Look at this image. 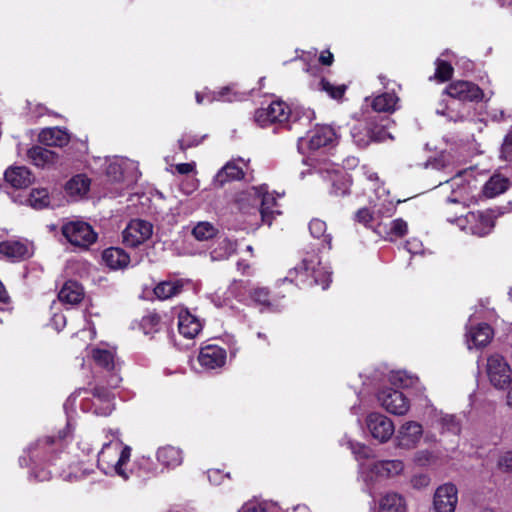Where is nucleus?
Segmentation results:
<instances>
[{
	"label": "nucleus",
	"mask_w": 512,
	"mask_h": 512,
	"mask_svg": "<svg viewBox=\"0 0 512 512\" xmlns=\"http://www.w3.org/2000/svg\"><path fill=\"white\" fill-rule=\"evenodd\" d=\"M436 69L433 78L444 82L449 80L453 75V67L451 64L447 61H444L442 59H437L435 61ZM432 79V77H430Z\"/></svg>",
	"instance_id": "obj_46"
},
{
	"label": "nucleus",
	"mask_w": 512,
	"mask_h": 512,
	"mask_svg": "<svg viewBox=\"0 0 512 512\" xmlns=\"http://www.w3.org/2000/svg\"><path fill=\"white\" fill-rule=\"evenodd\" d=\"M309 231L312 237L321 240V245L328 250L332 248V235L327 233V224L325 221L314 218L309 223Z\"/></svg>",
	"instance_id": "obj_32"
},
{
	"label": "nucleus",
	"mask_w": 512,
	"mask_h": 512,
	"mask_svg": "<svg viewBox=\"0 0 512 512\" xmlns=\"http://www.w3.org/2000/svg\"><path fill=\"white\" fill-rule=\"evenodd\" d=\"M28 158L35 166L43 167L54 161V153L41 146H34L29 149Z\"/></svg>",
	"instance_id": "obj_38"
},
{
	"label": "nucleus",
	"mask_w": 512,
	"mask_h": 512,
	"mask_svg": "<svg viewBox=\"0 0 512 512\" xmlns=\"http://www.w3.org/2000/svg\"><path fill=\"white\" fill-rule=\"evenodd\" d=\"M236 248V241L228 238L221 239L218 241L217 246L211 251V259L213 261L225 260L235 253Z\"/></svg>",
	"instance_id": "obj_37"
},
{
	"label": "nucleus",
	"mask_w": 512,
	"mask_h": 512,
	"mask_svg": "<svg viewBox=\"0 0 512 512\" xmlns=\"http://www.w3.org/2000/svg\"><path fill=\"white\" fill-rule=\"evenodd\" d=\"M209 481L214 485H220L225 478H229V473L224 474L219 469H210L207 472Z\"/></svg>",
	"instance_id": "obj_59"
},
{
	"label": "nucleus",
	"mask_w": 512,
	"mask_h": 512,
	"mask_svg": "<svg viewBox=\"0 0 512 512\" xmlns=\"http://www.w3.org/2000/svg\"><path fill=\"white\" fill-rule=\"evenodd\" d=\"M238 162L243 163L245 166L247 162L239 158L237 160L229 161L222 167L221 170L214 177V183L217 186H223L226 182L240 180L244 177L243 168L239 166Z\"/></svg>",
	"instance_id": "obj_20"
},
{
	"label": "nucleus",
	"mask_w": 512,
	"mask_h": 512,
	"mask_svg": "<svg viewBox=\"0 0 512 512\" xmlns=\"http://www.w3.org/2000/svg\"><path fill=\"white\" fill-rule=\"evenodd\" d=\"M445 184L451 189V194L447 201L454 204L469 205L475 199L476 180L472 171H459L456 175L445 181Z\"/></svg>",
	"instance_id": "obj_3"
},
{
	"label": "nucleus",
	"mask_w": 512,
	"mask_h": 512,
	"mask_svg": "<svg viewBox=\"0 0 512 512\" xmlns=\"http://www.w3.org/2000/svg\"><path fill=\"white\" fill-rule=\"evenodd\" d=\"M187 283L188 281L183 279L162 281L154 288V294L157 298L165 300L178 295Z\"/></svg>",
	"instance_id": "obj_31"
},
{
	"label": "nucleus",
	"mask_w": 512,
	"mask_h": 512,
	"mask_svg": "<svg viewBox=\"0 0 512 512\" xmlns=\"http://www.w3.org/2000/svg\"><path fill=\"white\" fill-rule=\"evenodd\" d=\"M378 512H406L404 499L397 493H387L379 501Z\"/></svg>",
	"instance_id": "obj_34"
},
{
	"label": "nucleus",
	"mask_w": 512,
	"mask_h": 512,
	"mask_svg": "<svg viewBox=\"0 0 512 512\" xmlns=\"http://www.w3.org/2000/svg\"><path fill=\"white\" fill-rule=\"evenodd\" d=\"M102 259L111 269H122L129 264V255L121 248L110 247L103 251Z\"/></svg>",
	"instance_id": "obj_27"
},
{
	"label": "nucleus",
	"mask_w": 512,
	"mask_h": 512,
	"mask_svg": "<svg viewBox=\"0 0 512 512\" xmlns=\"http://www.w3.org/2000/svg\"><path fill=\"white\" fill-rule=\"evenodd\" d=\"M336 135L329 126H320L312 130L307 139H300V146L307 145L310 150H317L332 143Z\"/></svg>",
	"instance_id": "obj_18"
},
{
	"label": "nucleus",
	"mask_w": 512,
	"mask_h": 512,
	"mask_svg": "<svg viewBox=\"0 0 512 512\" xmlns=\"http://www.w3.org/2000/svg\"><path fill=\"white\" fill-rule=\"evenodd\" d=\"M94 413L100 416H108L114 409L112 396L108 389L103 387H96L93 390Z\"/></svg>",
	"instance_id": "obj_23"
},
{
	"label": "nucleus",
	"mask_w": 512,
	"mask_h": 512,
	"mask_svg": "<svg viewBox=\"0 0 512 512\" xmlns=\"http://www.w3.org/2000/svg\"><path fill=\"white\" fill-rule=\"evenodd\" d=\"M498 466L500 469L512 472V452L508 451L505 452L503 455L500 456L498 460Z\"/></svg>",
	"instance_id": "obj_60"
},
{
	"label": "nucleus",
	"mask_w": 512,
	"mask_h": 512,
	"mask_svg": "<svg viewBox=\"0 0 512 512\" xmlns=\"http://www.w3.org/2000/svg\"><path fill=\"white\" fill-rule=\"evenodd\" d=\"M204 139L203 137H198L196 135L184 134L178 141L179 148L182 151L187 150L188 148L198 146Z\"/></svg>",
	"instance_id": "obj_53"
},
{
	"label": "nucleus",
	"mask_w": 512,
	"mask_h": 512,
	"mask_svg": "<svg viewBox=\"0 0 512 512\" xmlns=\"http://www.w3.org/2000/svg\"><path fill=\"white\" fill-rule=\"evenodd\" d=\"M318 85L320 90L326 92L332 99L335 100L341 99L347 89L346 85L344 84L335 85L326 79H322Z\"/></svg>",
	"instance_id": "obj_45"
},
{
	"label": "nucleus",
	"mask_w": 512,
	"mask_h": 512,
	"mask_svg": "<svg viewBox=\"0 0 512 512\" xmlns=\"http://www.w3.org/2000/svg\"><path fill=\"white\" fill-rule=\"evenodd\" d=\"M486 374L491 385L496 389H506L512 382V369L500 354H492L487 358Z\"/></svg>",
	"instance_id": "obj_5"
},
{
	"label": "nucleus",
	"mask_w": 512,
	"mask_h": 512,
	"mask_svg": "<svg viewBox=\"0 0 512 512\" xmlns=\"http://www.w3.org/2000/svg\"><path fill=\"white\" fill-rule=\"evenodd\" d=\"M399 98L394 93H383L372 100V108L377 112L392 113L396 110Z\"/></svg>",
	"instance_id": "obj_36"
},
{
	"label": "nucleus",
	"mask_w": 512,
	"mask_h": 512,
	"mask_svg": "<svg viewBox=\"0 0 512 512\" xmlns=\"http://www.w3.org/2000/svg\"><path fill=\"white\" fill-rule=\"evenodd\" d=\"M458 502V491L454 484L439 486L434 494L433 505L436 512H454Z\"/></svg>",
	"instance_id": "obj_14"
},
{
	"label": "nucleus",
	"mask_w": 512,
	"mask_h": 512,
	"mask_svg": "<svg viewBox=\"0 0 512 512\" xmlns=\"http://www.w3.org/2000/svg\"><path fill=\"white\" fill-rule=\"evenodd\" d=\"M130 164L128 161L115 160L111 162L107 167V176L114 182H119L123 179L124 168Z\"/></svg>",
	"instance_id": "obj_48"
},
{
	"label": "nucleus",
	"mask_w": 512,
	"mask_h": 512,
	"mask_svg": "<svg viewBox=\"0 0 512 512\" xmlns=\"http://www.w3.org/2000/svg\"><path fill=\"white\" fill-rule=\"evenodd\" d=\"M356 219L358 222L368 224L372 220V214L367 208H362L356 213Z\"/></svg>",
	"instance_id": "obj_63"
},
{
	"label": "nucleus",
	"mask_w": 512,
	"mask_h": 512,
	"mask_svg": "<svg viewBox=\"0 0 512 512\" xmlns=\"http://www.w3.org/2000/svg\"><path fill=\"white\" fill-rule=\"evenodd\" d=\"M33 246L24 239H9L0 242V256L10 262H20L30 258Z\"/></svg>",
	"instance_id": "obj_11"
},
{
	"label": "nucleus",
	"mask_w": 512,
	"mask_h": 512,
	"mask_svg": "<svg viewBox=\"0 0 512 512\" xmlns=\"http://www.w3.org/2000/svg\"><path fill=\"white\" fill-rule=\"evenodd\" d=\"M27 202L34 209H43L50 203L48 191L45 188L33 189L27 199Z\"/></svg>",
	"instance_id": "obj_42"
},
{
	"label": "nucleus",
	"mask_w": 512,
	"mask_h": 512,
	"mask_svg": "<svg viewBox=\"0 0 512 512\" xmlns=\"http://www.w3.org/2000/svg\"><path fill=\"white\" fill-rule=\"evenodd\" d=\"M465 109L466 107L463 104L449 97L448 100H443L439 103L436 113L445 116L449 121L459 122L465 119Z\"/></svg>",
	"instance_id": "obj_24"
},
{
	"label": "nucleus",
	"mask_w": 512,
	"mask_h": 512,
	"mask_svg": "<svg viewBox=\"0 0 512 512\" xmlns=\"http://www.w3.org/2000/svg\"><path fill=\"white\" fill-rule=\"evenodd\" d=\"M464 231L479 237L486 236L494 228V217L489 211H473L456 219Z\"/></svg>",
	"instance_id": "obj_6"
},
{
	"label": "nucleus",
	"mask_w": 512,
	"mask_h": 512,
	"mask_svg": "<svg viewBox=\"0 0 512 512\" xmlns=\"http://www.w3.org/2000/svg\"><path fill=\"white\" fill-rule=\"evenodd\" d=\"M290 109L283 101H273L267 107H261L255 111V122L261 127L272 124H283L289 119Z\"/></svg>",
	"instance_id": "obj_8"
},
{
	"label": "nucleus",
	"mask_w": 512,
	"mask_h": 512,
	"mask_svg": "<svg viewBox=\"0 0 512 512\" xmlns=\"http://www.w3.org/2000/svg\"><path fill=\"white\" fill-rule=\"evenodd\" d=\"M378 400L386 411L394 415H405L410 408L407 397L396 389H383L378 394Z\"/></svg>",
	"instance_id": "obj_12"
},
{
	"label": "nucleus",
	"mask_w": 512,
	"mask_h": 512,
	"mask_svg": "<svg viewBox=\"0 0 512 512\" xmlns=\"http://www.w3.org/2000/svg\"><path fill=\"white\" fill-rule=\"evenodd\" d=\"M372 141L383 142L392 136L384 129L383 126L374 125L370 126Z\"/></svg>",
	"instance_id": "obj_55"
},
{
	"label": "nucleus",
	"mask_w": 512,
	"mask_h": 512,
	"mask_svg": "<svg viewBox=\"0 0 512 512\" xmlns=\"http://www.w3.org/2000/svg\"><path fill=\"white\" fill-rule=\"evenodd\" d=\"M226 350L217 345H208L200 350L198 361L207 370L221 368L226 363Z\"/></svg>",
	"instance_id": "obj_17"
},
{
	"label": "nucleus",
	"mask_w": 512,
	"mask_h": 512,
	"mask_svg": "<svg viewBox=\"0 0 512 512\" xmlns=\"http://www.w3.org/2000/svg\"><path fill=\"white\" fill-rule=\"evenodd\" d=\"M429 483L430 478L426 474L414 475L411 479L412 486L417 489L427 487Z\"/></svg>",
	"instance_id": "obj_61"
},
{
	"label": "nucleus",
	"mask_w": 512,
	"mask_h": 512,
	"mask_svg": "<svg viewBox=\"0 0 512 512\" xmlns=\"http://www.w3.org/2000/svg\"><path fill=\"white\" fill-rule=\"evenodd\" d=\"M64 237L75 246L87 248L92 245L97 234L91 225L83 221H71L62 227Z\"/></svg>",
	"instance_id": "obj_7"
},
{
	"label": "nucleus",
	"mask_w": 512,
	"mask_h": 512,
	"mask_svg": "<svg viewBox=\"0 0 512 512\" xmlns=\"http://www.w3.org/2000/svg\"><path fill=\"white\" fill-rule=\"evenodd\" d=\"M5 180L12 187L23 189L31 185L34 177L28 168L24 166L11 167L5 171Z\"/></svg>",
	"instance_id": "obj_22"
},
{
	"label": "nucleus",
	"mask_w": 512,
	"mask_h": 512,
	"mask_svg": "<svg viewBox=\"0 0 512 512\" xmlns=\"http://www.w3.org/2000/svg\"><path fill=\"white\" fill-rule=\"evenodd\" d=\"M53 446L60 447V439L45 437L44 439L37 440L28 447L31 460L35 461L45 458L48 453L53 451Z\"/></svg>",
	"instance_id": "obj_26"
},
{
	"label": "nucleus",
	"mask_w": 512,
	"mask_h": 512,
	"mask_svg": "<svg viewBox=\"0 0 512 512\" xmlns=\"http://www.w3.org/2000/svg\"><path fill=\"white\" fill-rule=\"evenodd\" d=\"M251 299L258 305L272 309L273 303L270 300V293L267 288L256 287L250 293Z\"/></svg>",
	"instance_id": "obj_47"
},
{
	"label": "nucleus",
	"mask_w": 512,
	"mask_h": 512,
	"mask_svg": "<svg viewBox=\"0 0 512 512\" xmlns=\"http://www.w3.org/2000/svg\"><path fill=\"white\" fill-rule=\"evenodd\" d=\"M493 337V330L488 324H479L468 333V343L472 342L475 347L486 346Z\"/></svg>",
	"instance_id": "obj_33"
},
{
	"label": "nucleus",
	"mask_w": 512,
	"mask_h": 512,
	"mask_svg": "<svg viewBox=\"0 0 512 512\" xmlns=\"http://www.w3.org/2000/svg\"><path fill=\"white\" fill-rule=\"evenodd\" d=\"M218 230L210 222H199L192 230L193 236L199 241H207L216 236Z\"/></svg>",
	"instance_id": "obj_41"
},
{
	"label": "nucleus",
	"mask_w": 512,
	"mask_h": 512,
	"mask_svg": "<svg viewBox=\"0 0 512 512\" xmlns=\"http://www.w3.org/2000/svg\"><path fill=\"white\" fill-rule=\"evenodd\" d=\"M444 93L460 102H479L484 98V93L477 84L465 80L450 83Z\"/></svg>",
	"instance_id": "obj_9"
},
{
	"label": "nucleus",
	"mask_w": 512,
	"mask_h": 512,
	"mask_svg": "<svg viewBox=\"0 0 512 512\" xmlns=\"http://www.w3.org/2000/svg\"><path fill=\"white\" fill-rule=\"evenodd\" d=\"M408 230L407 222L401 218L390 222L388 235L395 237H403Z\"/></svg>",
	"instance_id": "obj_51"
},
{
	"label": "nucleus",
	"mask_w": 512,
	"mask_h": 512,
	"mask_svg": "<svg viewBox=\"0 0 512 512\" xmlns=\"http://www.w3.org/2000/svg\"><path fill=\"white\" fill-rule=\"evenodd\" d=\"M39 141L47 146L62 147L69 142V135L59 127L45 128L39 134Z\"/></svg>",
	"instance_id": "obj_29"
},
{
	"label": "nucleus",
	"mask_w": 512,
	"mask_h": 512,
	"mask_svg": "<svg viewBox=\"0 0 512 512\" xmlns=\"http://www.w3.org/2000/svg\"><path fill=\"white\" fill-rule=\"evenodd\" d=\"M152 229V225L145 220H131L122 233L123 242L127 246L136 247L150 238Z\"/></svg>",
	"instance_id": "obj_13"
},
{
	"label": "nucleus",
	"mask_w": 512,
	"mask_h": 512,
	"mask_svg": "<svg viewBox=\"0 0 512 512\" xmlns=\"http://www.w3.org/2000/svg\"><path fill=\"white\" fill-rule=\"evenodd\" d=\"M284 280L303 286L321 285L326 289L331 282V272L322 265L318 255L308 253Z\"/></svg>",
	"instance_id": "obj_2"
},
{
	"label": "nucleus",
	"mask_w": 512,
	"mask_h": 512,
	"mask_svg": "<svg viewBox=\"0 0 512 512\" xmlns=\"http://www.w3.org/2000/svg\"><path fill=\"white\" fill-rule=\"evenodd\" d=\"M160 325V316L156 313H149L141 320V327L145 334L153 333L158 330Z\"/></svg>",
	"instance_id": "obj_50"
},
{
	"label": "nucleus",
	"mask_w": 512,
	"mask_h": 512,
	"mask_svg": "<svg viewBox=\"0 0 512 512\" xmlns=\"http://www.w3.org/2000/svg\"><path fill=\"white\" fill-rule=\"evenodd\" d=\"M248 282L242 280H233L228 287V292L231 296L241 299L243 297V290L247 288Z\"/></svg>",
	"instance_id": "obj_54"
},
{
	"label": "nucleus",
	"mask_w": 512,
	"mask_h": 512,
	"mask_svg": "<svg viewBox=\"0 0 512 512\" xmlns=\"http://www.w3.org/2000/svg\"><path fill=\"white\" fill-rule=\"evenodd\" d=\"M158 462L168 469H174L183 462V453L181 449L174 446H164L157 451Z\"/></svg>",
	"instance_id": "obj_25"
},
{
	"label": "nucleus",
	"mask_w": 512,
	"mask_h": 512,
	"mask_svg": "<svg viewBox=\"0 0 512 512\" xmlns=\"http://www.w3.org/2000/svg\"><path fill=\"white\" fill-rule=\"evenodd\" d=\"M450 159L448 155L441 154L438 157L427 163L428 167H431L436 170H443L449 167Z\"/></svg>",
	"instance_id": "obj_56"
},
{
	"label": "nucleus",
	"mask_w": 512,
	"mask_h": 512,
	"mask_svg": "<svg viewBox=\"0 0 512 512\" xmlns=\"http://www.w3.org/2000/svg\"><path fill=\"white\" fill-rule=\"evenodd\" d=\"M92 358L95 363L105 369L109 373L107 384L109 387H117L121 378L117 372V363L115 362L114 353L107 349L96 348L92 351Z\"/></svg>",
	"instance_id": "obj_15"
},
{
	"label": "nucleus",
	"mask_w": 512,
	"mask_h": 512,
	"mask_svg": "<svg viewBox=\"0 0 512 512\" xmlns=\"http://www.w3.org/2000/svg\"><path fill=\"white\" fill-rule=\"evenodd\" d=\"M243 99V94L233 91L231 87H223L217 92H210L209 102L224 101L233 102Z\"/></svg>",
	"instance_id": "obj_43"
},
{
	"label": "nucleus",
	"mask_w": 512,
	"mask_h": 512,
	"mask_svg": "<svg viewBox=\"0 0 512 512\" xmlns=\"http://www.w3.org/2000/svg\"><path fill=\"white\" fill-rule=\"evenodd\" d=\"M129 459H130V448L125 447L121 450L115 463L111 466H108L107 468H103V470L105 471V473H109V472L113 471L118 476L123 478L124 480H127L129 478V474L123 467L128 463Z\"/></svg>",
	"instance_id": "obj_39"
},
{
	"label": "nucleus",
	"mask_w": 512,
	"mask_h": 512,
	"mask_svg": "<svg viewBox=\"0 0 512 512\" xmlns=\"http://www.w3.org/2000/svg\"><path fill=\"white\" fill-rule=\"evenodd\" d=\"M59 475L66 481L73 482L80 480L84 478L86 475L89 474V470L86 468H82L80 464H71L68 467V471L65 469H62L61 471H58Z\"/></svg>",
	"instance_id": "obj_44"
},
{
	"label": "nucleus",
	"mask_w": 512,
	"mask_h": 512,
	"mask_svg": "<svg viewBox=\"0 0 512 512\" xmlns=\"http://www.w3.org/2000/svg\"><path fill=\"white\" fill-rule=\"evenodd\" d=\"M315 171L324 180L331 182L330 193L343 196L349 193L350 181L346 172L337 164L324 161L315 166Z\"/></svg>",
	"instance_id": "obj_4"
},
{
	"label": "nucleus",
	"mask_w": 512,
	"mask_h": 512,
	"mask_svg": "<svg viewBox=\"0 0 512 512\" xmlns=\"http://www.w3.org/2000/svg\"><path fill=\"white\" fill-rule=\"evenodd\" d=\"M423 435L421 424L415 421L404 423L397 432V445L401 448L411 449L416 447Z\"/></svg>",
	"instance_id": "obj_16"
},
{
	"label": "nucleus",
	"mask_w": 512,
	"mask_h": 512,
	"mask_svg": "<svg viewBox=\"0 0 512 512\" xmlns=\"http://www.w3.org/2000/svg\"><path fill=\"white\" fill-rule=\"evenodd\" d=\"M369 469L373 475L380 478H390L401 474L404 464L401 460H382L373 462Z\"/></svg>",
	"instance_id": "obj_21"
},
{
	"label": "nucleus",
	"mask_w": 512,
	"mask_h": 512,
	"mask_svg": "<svg viewBox=\"0 0 512 512\" xmlns=\"http://www.w3.org/2000/svg\"><path fill=\"white\" fill-rule=\"evenodd\" d=\"M89 188L90 179L83 174H78L72 177L65 185L66 193L74 200L85 196L88 193Z\"/></svg>",
	"instance_id": "obj_30"
},
{
	"label": "nucleus",
	"mask_w": 512,
	"mask_h": 512,
	"mask_svg": "<svg viewBox=\"0 0 512 512\" xmlns=\"http://www.w3.org/2000/svg\"><path fill=\"white\" fill-rule=\"evenodd\" d=\"M351 136L354 143L361 148L368 146L372 142L370 126L366 124H357L351 129Z\"/></svg>",
	"instance_id": "obj_40"
},
{
	"label": "nucleus",
	"mask_w": 512,
	"mask_h": 512,
	"mask_svg": "<svg viewBox=\"0 0 512 512\" xmlns=\"http://www.w3.org/2000/svg\"><path fill=\"white\" fill-rule=\"evenodd\" d=\"M239 209L244 213L259 212L262 222L271 225L275 215L281 212L277 209V200L273 193L268 192L266 185L253 186L242 193L237 200Z\"/></svg>",
	"instance_id": "obj_1"
},
{
	"label": "nucleus",
	"mask_w": 512,
	"mask_h": 512,
	"mask_svg": "<svg viewBox=\"0 0 512 512\" xmlns=\"http://www.w3.org/2000/svg\"><path fill=\"white\" fill-rule=\"evenodd\" d=\"M178 330L185 338L193 339L201 332L202 324L187 309H181L178 313Z\"/></svg>",
	"instance_id": "obj_19"
},
{
	"label": "nucleus",
	"mask_w": 512,
	"mask_h": 512,
	"mask_svg": "<svg viewBox=\"0 0 512 512\" xmlns=\"http://www.w3.org/2000/svg\"><path fill=\"white\" fill-rule=\"evenodd\" d=\"M509 187V180L499 174L493 175L484 185L483 193L486 197L492 198L503 192Z\"/></svg>",
	"instance_id": "obj_35"
},
{
	"label": "nucleus",
	"mask_w": 512,
	"mask_h": 512,
	"mask_svg": "<svg viewBox=\"0 0 512 512\" xmlns=\"http://www.w3.org/2000/svg\"><path fill=\"white\" fill-rule=\"evenodd\" d=\"M366 428L371 436L380 443L387 442L395 432L392 420L378 412L370 413L367 416Z\"/></svg>",
	"instance_id": "obj_10"
},
{
	"label": "nucleus",
	"mask_w": 512,
	"mask_h": 512,
	"mask_svg": "<svg viewBox=\"0 0 512 512\" xmlns=\"http://www.w3.org/2000/svg\"><path fill=\"white\" fill-rule=\"evenodd\" d=\"M83 297V287L76 281H67L58 293L59 300L69 305L78 304Z\"/></svg>",
	"instance_id": "obj_28"
},
{
	"label": "nucleus",
	"mask_w": 512,
	"mask_h": 512,
	"mask_svg": "<svg viewBox=\"0 0 512 512\" xmlns=\"http://www.w3.org/2000/svg\"><path fill=\"white\" fill-rule=\"evenodd\" d=\"M195 168H196L195 162L180 163L175 166V169L179 174L192 173L195 171Z\"/></svg>",
	"instance_id": "obj_64"
},
{
	"label": "nucleus",
	"mask_w": 512,
	"mask_h": 512,
	"mask_svg": "<svg viewBox=\"0 0 512 512\" xmlns=\"http://www.w3.org/2000/svg\"><path fill=\"white\" fill-rule=\"evenodd\" d=\"M349 446H350L352 453L356 456V458L358 460L368 457L369 449L365 445L360 444V443H354V442L350 441Z\"/></svg>",
	"instance_id": "obj_58"
},
{
	"label": "nucleus",
	"mask_w": 512,
	"mask_h": 512,
	"mask_svg": "<svg viewBox=\"0 0 512 512\" xmlns=\"http://www.w3.org/2000/svg\"><path fill=\"white\" fill-rule=\"evenodd\" d=\"M501 157L505 160H512V131L504 138L501 147Z\"/></svg>",
	"instance_id": "obj_57"
},
{
	"label": "nucleus",
	"mask_w": 512,
	"mask_h": 512,
	"mask_svg": "<svg viewBox=\"0 0 512 512\" xmlns=\"http://www.w3.org/2000/svg\"><path fill=\"white\" fill-rule=\"evenodd\" d=\"M417 380L416 377L408 375L404 371L392 372L390 375V382L398 387L412 386Z\"/></svg>",
	"instance_id": "obj_49"
},
{
	"label": "nucleus",
	"mask_w": 512,
	"mask_h": 512,
	"mask_svg": "<svg viewBox=\"0 0 512 512\" xmlns=\"http://www.w3.org/2000/svg\"><path fill=\"white\" fill-rule=\"evenodd\" d=\"M440 424L443 431L458 434L460 432V424L453 415H445L441 417Z\"/></svg>",
	"instance_id": "obj_52"
},
{
	"label": "nucleus",
	"mask_w": 512,
	"mask_h": 512,
	"mask_svg": "<svg viewBox=\"0 0 512 512\" xmlns=\"http://www.w3.org/2000/svg\"><path fill=\"white\" fill-rule=\"evenodd\" d=\"M238 512H266L262 504L249 502L242 506Z\"/></svg>",
	"instance_id": "obj_62"
}]
</instances>
